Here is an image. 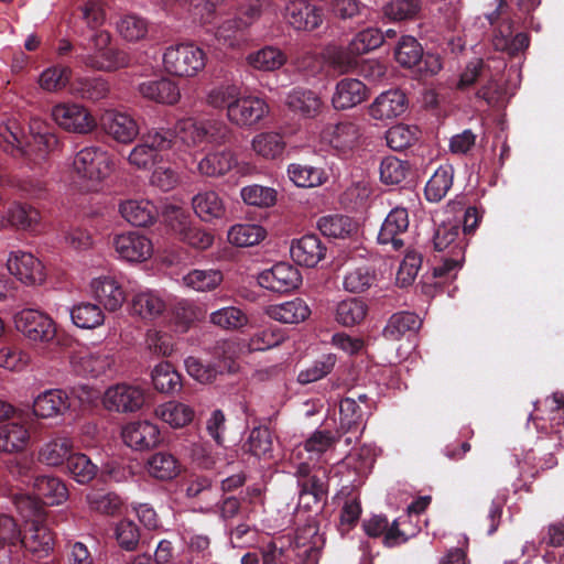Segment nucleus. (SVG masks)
Listing matches in <instances>:
<instances>
[{
    "instance_id": "864d4df0",
    "label": "nucleus",
    "mask_w": 564,
    "mask_h": 564,
    "mask_svg": "<svg viewBox=\"0 0 564 564\" xmlns=\"http://www.w3.org/2000/svg\"><path fill=\"white\" fill-rule=\"evenodd\" d=\"M152 383L155 390L162 393L178 391L182 387L181 375L169 361L156 365L151 373Z\"/></svg>"
},
{
    "instance_id": "c9c22d12",
    "label": "nucleus",
    "mask_w": 564,
    "mask_h": 564,
    "mask_svg": "<svg viewBox=\"0 0 564 564\" xmlns=\"http://www.w3.org/2000/svg\"><path fill=\"white\" fill-rule=\"evenodd\" d=\"M454 166L449 163L441 164L429 178L424 195L430 203L441 202L449 192L454 183Z\"/></svg>"
},
{
    "instance_id": "338daca9",
    "label": "nucleus",
    "mask_w": 564,
    "mask_h": 564,
    "mask_svg": "<svg viewBox=\"0 0 564 564\" xmlns=\"http://www.w3.org/2000/svg\"><path fill=\"white\" fill-rule=\"evenodd\" d=\"M410 164L395 156H386L380 163V180L387 185L402 183L410 173Z\"/></svg>"
},
{
    "instance_id": "680f3d73",
    "label": "nucleus",
    "mask_w": 564,
    "mask_h": 564,
    "mask_svg": "<svg viewBox=\"0 0 564 564\" xmlns=\"http://www.w3.org/2000/svg\"><path fill=\"white\" fill-rule=\"evenodd\" d=\"M241 94L240 88L235 84H220L213 87L206 96V104L214 109H227L234 107L238 96Z\"/></svg>"
},
{
    "instance_id": "8fccbe9b",
    "label": "nucleus",
    "mask_w": 564,
    "mask_h": 564,
    "mask_svg": "<svg viewBox=\"0 0 564 564\" xmlns=\"http://www.w3.org/2000/svg\"><path fill=\"white\" fill-rule=\"evenodd\" d=\"M253 151L267 160L280 158L285 150V141L278 132H261L252 140Z\"/></svg>"
},
{
    "instance_id": "603ef678",
    "label": "nucleus",
    "mask_w": 564,
    "mask_h": 564,
    "mask_svg": "<svg viewBox=\"0 0 564 564\" xmlns=\"http://www.w3.org/2000/svg\"><path fill=\"white\" fill-rule=\"evenodd\" d=\"M319 231L332 238H346L356 229L352 219L345 215L333 214L323 216L317 221Z\"/></svg>"
},
{
    "instance_id": "c756f323",
    "label": "nucleus",
    "mask_w": 564,
    "mask_h": 564,
    "mask_svg": "<svg viewBox=\"0 0 564 564\" xmlns=\"http://www.w3.org/2000/svg\"><path fill=\"white\" fill-rule=\"evenodd\" d=\"M295 475L300 492L311 494L317 498H327L328 477L325 469H313L307 463H301Z\"/></svg>"
},
{
    "instance_id": "58836bf2",
    "label": "nucleus",
    "mask_w": 564,
    "mask_h": 564,
    "mask_svg": "<svg viewBox=\"0 0 564 564\" xmlns=\"http://www.w3.org/2000/svg\"><path fill=\"white\" fill-rule=\"evenodd\" d=\"M234 360L230 357H225L218 364H203L196 357H187L185 359V367L187 373L202 383L213 382L217 375L223 373L225 370L234 371Z\"/></svg>"
},
{
    "instance_id": "20e7f679",
    "label": "nucleus",
    "mask_w": 564,
    "mask_h": 564,
    "mask_svg": "<svg viewBox=\"0 0 564 564\" xmlns=\"http://www.w3.org/2000/svg\"><path fill=\"white\" fill-rule=\"evenodd\" d=\"M165 70L178 77L196 76L206 65V54L194 43L170 46L163 55Z\"/></svg>"
},
{
    "instance_id": "39448f33",
    "label": "nucleus",
    "mask_w": 564,
    "mask_h": 564,
    "mask_svg": "<svg viewBox=\"0 0 564 564\" xmlns=\"http://www.w3.org/2000/svg\"><path fill=\"white\" fill-rule=\"evenodd\" d=\"M177 129L185 134L182 137V141L188 145L203 142L221 145L232 139L230 127L218 119H207L198 122L186 119L177 122Z\"/></svg>"
},
{
    "instance_id": "2eb2a0df",
    "label": "nucleus",
    "mask_w": 564,
    "mask_h": 564,
    "mask_svg": "<svg viewBox=\"0 0 564 564\" xmlns=\"http://www.w3.org/2000/svg\"><path fill=\"white\" fill-rule=\"evenodd\" d=\"M32 482L34 497L29 496L45 514L44 506H58L66 501L68 489L57 477L50 475H37Z\"/></svg>"
},
{
    "instance_id": "3c124183",
    "label": "nucleus",
    "mask_w": 564,
    "mask_h": 564,
    "mask_svg": "<svg viewBox=\"0 0 564 564\" xmlns=\"http://www.w3.org/2000/svg\"><path fill=\"white\" fill-rule=\"evenodd\" d=\"M209 322L225 330H239L249 323V318L241 308L225 306L212 312Z\"/></svg>"
},
{
    "instance_id": "2f4dec72",
    "label": "nucleus",
    "mask_w": 564,
    "mask_h": 564,
    "mask_svg": "<svg viewBox=\"0 0 564 564\" xmlns=\"http://www.w3.org/2000/svg\"><path fill=\"white\" fill-rule=\"evenodd\" d=\"M119 212L128 223L137 227L152 225L159 215L155 205L148 199H128L120 204Z\"/></svg>"
},
{
    "instance_id": "4be33fe9",
    "label": "nucleus",
    "mask_w": 564,
    "mask_h": 564,
    "mask_svg": "<svg viewBox=\"0 0 564 564\" xmlns=\"http://www.w3.org/2000/svg\"><path fill=\"white\" fill-rule=\"evenodd\" d=\"M290 253L297 264L314 268L325 258L326 247L318 236L308 234L292 241Z\"/></svg>"
},
{
    "instance_id": "4468645a",
    "label": "nucleus",
    "mask_w": 564,
    "mask_h": 564,
    "mask_svg": "<svg viewBox=\"0 0 564 564\" xmlns=\"http://www.w3.org/2000/svg\"><path fill=\"white\" fill-rule=\"evenodd\" d=\"M144 401L142 389L126 383L110 387L104 397V405L107 410L121 413L138 411Z\"/></svg>"
},
{
    "instance_id": "7c9ffc66",
    "label": "nucleus",
    "mask_w": 564,
    "mask_h": 564,
    "mask_svg": "<svg viewBox=\"0 0 564 564\" xmlns=\"http://www.w3.org/2000/svg\"><path fill=\"white\" fill-rule=\"evenodd\" d=\"M95 299L108 311H116L126 301V293L112 276H100L91 281Z\"/></svg>"
},
{
    "instance_id": "c03bdc74",
    "label": "nucleus",
    "mask_w": 564,
    "mask_h": 564,
    "mask_svg": "<svg viewBox=\"0 0 564 564\" xmlns=\"http://www.w3.org/2000/svg\"><path fill=\"white\" fill-rule=\"evenodd\" d=\"M149 474L159 480H171L181 473L178 459L169 452L153 454L147 463Z\"/></svg>"
},
{
    "instance_id": "9d476101",
    "label": "nucleus",
    "mask_w": 564,
    "mask_h": 564,
    "mask_svg": "<svg viewBox=\"0 0 564 564\" xmlns=\"http://www.w3.org/2000/svg\"><path fill=\"white\" fill-rule=\"evenodd\" d=\"M53 120L64 130L75 133H88L96 127L95 118L77 104H58L52 109Z\"/></svg>"
},
{
    "instance_id": "bf43d9fd",
    "label": "nucleus",
    "mask_w": 564,
    "mask_h": 564,
    "mask_svg": "<svg viewBox=\"0 0 564 564\" xmlns=\"http://www.w3.org/2000/svg\"><path fill=\"white\" fill-rule=\"evenodd\" d=\"M286 338L285 332L276 326L270 325L257 330L249 339V350L264 351L281 345Z\"/></svg>"
},
{
    "instance_id": "4c0bfd02",
    "label": "nucleus",
    "mask_w": 564,
    "mask_h": 564,
    "mask_svg": "<svg viewBox=\"0 0 564 564\" xmlns=\"http://www.w3.org/2000/svg\"><path fill=\"white\" fill-rule=\"evenodd\" d=\"M268 315L284 324H299L311 315V310L303 299L295 297L291 301L271 305L267 311Z\"/></svg>"
},
{
    "instance_id": "393cba45",
    "label": "nucleus",
    "mask_w": 564,
    "mask_h": 564,
    "mask_svg": "<svg viewBox=\"0 0 564 564\" xmlns=\"http://www.w3.org/2000/svg\"><path fill=\"white\" fill-rule=\"evenodd\" d=\"M138 91L143 98L167 106H173L181 99L178 85L167 77L142 82Z\"/></svg>"
},
{
    "instance_id": "c85d7f7f",
    "label": "nucleus",
    "mask_w": 564,
    "mask_h": 564,
    "mask_svg": "<svg viewBox=\"0 0 564 564\" xmlns=\"http://www.w3.org/2000/svg\"><path fill=\"white\" fill-rule=\"evenodd\" d=\"M285 105L294 113L304 118L317 117L324 107L319 95L304 87H294L286 95Z\"/></svg>"
},
{
    "instance_id": "a878e982",
    "label": "nucleus",
    "mask_w": 564,
    "mask_h": 564,
    "mask_svg": "<svg viewBox=\"0 0 564 564\" xmlns=\"http://www.w3.org/2000/svg\"><path fill=\"white\" fill-rule=\"evenodd\" d=\"M467 242L462 235L459 224H443L438 226L433 236V247L437 252L455 254L456 259L465 258Z\"/></svg>"
},
{
    "instance_id": "5fc2aeb1",
    "label": "nucleus",
    "mask_w": 564,
    "mask_h": 564,
    "mask_svg": "<svg viewBox=\"0 0 564 564\" xmlns=\"http://www.w3.org/2000/svg\"><path fill=\"white\" fill-rule=\"evenodd\" d=\"M178 132L181 131L177 128L176 130L170 128H153L147 133H143L141 138L159 156L160 152L173 150L177 147L180 139L182 140Z\"/></svg>"
},
{
    "instance_id": "052dcab7",
    "label": "nucleus",
    "mask_w": 564,
    "mask_h": 564,
    "mask_svg": "<svg viewBox=\"0 0 564 564\" xmlns=\"http://www.w3.org/2000/svg\"><path fill=\"white\" fill-rule=\"evenodd\" d=\"M336 362L337 356L335 354H324L306 369L300 371L297 381L302 384L318 381L333 371Z\"/></svg>"
},
{
    "instance_id": "79ce46f5",
    "label": "nucleus",
    "mask_w": 564,
    "mask_h": 564,
    "mask_svg": "<svg viewBox=\"0 0 564 564\" xmlns=\"http://www.w3.org/2000/svg\"><path fill=\"white\" fill-rule=\"evenodd\" d=\"M155 415L173 429L189 424L195 415L194 410L182 402L169 401L155 408Z\"/></svg>"
},
{
    "instance_id": "423d86ee",
    "label": "nucleus",
    "mask_w": 564,
    "mask_h": 564,
    "mask_svg": "<svg viewBox=\"0 0 564 564\" xmlns=\"http://www.w3.org/2000/svg\"><path fill=\"white\" fill-rule=\"evenodd\" d=\"M72 167L78 177L99 182L110 174L112 162L104 148L89 145L75 154Z\"/></svg>"
},
{
    "instance_id": "37998d69",
    "label": "nucleus",
    "mask_w": 564,
    "mask_h": 564,
    "mask_svg": "<svg viewBox=\"0 0 564 564\" xmlns=\"http://www.w3.org/2000/svg\"><path fill=\"white\" fill-rule=\"evenodd\" d=\"M164 311V301L151 291L135 294L131 302V313L145 321L155 319L161 316Z\"/></svg>"
},
{
    "instance_id": "1a4fd4ad",
    "label": "nucleus",
    "mask_w": 564,
    "mask_h": 564,
    "mask_svg": "<svg viewBox=\"0 0 564 564\" xmlns=\"http://www.w3.org/2000/svg\"><path fill=\"white\" fill-rule=\"evenodd\" d=\"M169 226L177 238L188 246L205 250L213 245L214 236L197 226H192L188 216L178 207H173L167 214Z\"/></svg>"
},
{
    "instance_id": "5701e85b",
    "label": "nucleus",
    "mask_w": 564,
    "mask_h": 564,
    "mask_svg": "<svg viewBox=\"0 0 564 564\" xmlns=\"http://www.w3.org/2000/svg\"><path fill=\"white\" fill-rule=\"evenodd\" d=\"M234 167H237L240 173H245V169H250L248 164L240 166L235 153L230 150L209 152L197 165L198 172L207 177L224 176Z\"/></svg>"
},
{
    "instance_id": "aec40b11",
    "label": "nucleus",
    "mask_w": 564,
    "mask_h": 564,
    "mask_svg": "<svg viewBox=\"0 0 564 564\" xmlns=\"http://www.w3.org/2000/svg\"><path fill=\"white\" fill-rule=\"evenodd\" d=\"M100 128L120 143H130L139 134V127L131 116L113 110L106 111L101 116Z\"/></svg>"
},
{
    "instance_id": "f8f14e48",
    "label": "nucleus",
    "mask_w": 564,
    "mask_h": 564,
    "mask_svg": "<svg viewBox=\"0 0 564 564\" xmlns=\"http://www.w3.org/2000/svg\"><path fill=\"white\" fill-rule=\"evenodd\" d=\"M112 246L119 258L128 262H142L153 252L151 240L139 231H129L117 235Z\"/></svg>"
},
{
    "instance_id": "49530a36",
    "label": "nucleus",
    "mask_w": 564,
    "mask_h": 564,
    "mask_svg": "<svg viewBox=\"0 0 564 564\" xmlns=\"http://www.w3.org/2000/svg\"><path fill=\"white\" fill-rule=\"evenodd\" d=\"M30 438L28 429L19 423L0 425V451L14 453L22 451Z\"/></svg>"
},
{
    "instance_id": "774afa93",
    "label": "nucleus",
    "mask_w": 564,
    "mask_h": 564,
    "mask_svg": "<svg viewBox=\"0 0 564 564\" xmlns=\"http://www.w3.org/2000/svg\"><path fill=\"white\" fill-rule=\"evenodd\" d=\"M366 314L367 305L358 299H350L338 303L335 317L344 326H354L364 321Z\"/></svg>"
},
{
    "instance_id": "a211bd4d",
    "label": "nucleus",
    "mask_w": 564,
    "mask_h": 564,
    "mask_svg": "<svg viewBox=\"0 0 564 564\" xmlns=\"http://www.w3.org/2000/svg\"><path fill=\"white\" fill-rule=\"evenodd\" d=\"M284 15L288 23L297 31H314L324 19L323 9L306 0L291 1L285 7Z\"/></svg>"
},
{
    "instance_id": "6e6d98bb",
    "label": "nucleus",
    "mask_w": 564,
    "mask_h": 564,
    "mask_svg": "<svg viewBox=\"0 0 564 564\" xmlns=\"http://www.w3.org/2000/svg\"><path fill=\"white\" fill-rule=\"evenodd\" d=\"M272 433L267 426H254L242 445V449L256 457H265L272 452Z\"/></svg>"
},
{
    "instance_id": "6e6552de",
    "label": "nucleus",
    "mask_w": 564,
    "mask_h": 564,
    "mask_svg": "<svg viewBox=\"0 0 564 564\" xmlns=\"http://www.w3.org/2000/svg\"><path fill=\"white\" fill-rule=\"evenodd\" d=\"M14 324L17 330L25 338L34 343H48L56 335L54 321L43 312L26 308L15 314Z\"/></svg>"
},
{
    "instance_id": "dca6fc26",
    "label": "nucleus",
    "mask_w": 564,
    "mask_h": 564,
    "mask_svg": "<svg viewBox=\"0 0 564 564\" xmlns=\"http://www.w3.org/2000/svg\"><path fill=\"white\" fill-rule=\"evenodd\" d=\"M323 137L333 149L346 154L359 147L362 129L357 122L345 120L327 126Z\"/></svg>"
},
{
    "instance_id": "bb28decb",
    "label": "nucleus",
    "mask_w": 564,
    "mask_h": 564,
    "mask_svg": "<svg viewBox=\"0 0 564 564\" xmlns=\"http://www.w3.org/2000/svg\"><path fill=\"white\" fill-rule=\"evenodd\" d=\"M368 97L366 85L356 78H344L336 84L332 105L337 110L350 109Z\"/></svg>"
},
{
    "instance_id": "cd10ccee",
    "label": "nucleus",
    "mask_w": 564,
    "mask_h": 564,
    "mask_svg": "<svg viewBox=\"0 0 564 564\" xmlns=\"http://www.w3.org/2000/svg\"><path fill=\"white\" fill-rule=\"evenodd\" d=\"M69 408V397L62 389L46 390L40 393L33 402V413L42 419L63 415Z\"/></svg>"
},
{
    "instance_id": "b1692460",
    "label": "nucleus",
    "mask_w": 564,
    "mask_h": 564,
    "mask_svg": "<svg viewBox=\"0 0 564 564\" xmlns=\"http://www.w3.org/2000/svg\"><path fill=\"white\" fill-rule=\"evenodd\" d=\"M408 109V98L400 89L380 94L370 105L369 113L376 120L394 119Z\"/></svg>"
},
{
    "instance_id": "0eeeda50",
    "label": "nucleus",
    "mask_w": 564,
    "mask_h": 564,
    "mask_svg": "<svg viewBox=\"0 0 564 564\" xmlns=\"http://www.w3.org/2000/svg\"><path fill=\"white\" fill-rule=\"evenodd\" d=\"M96 51L85 57V65L97 70L113 72L128 67L131 63L129 54L122 50L109 46L110 34L100 31L94 35Z\"/></svg>"
},
{
    "instance_id": "a19ab883",
    "label": "nucleus",
    "mask_w": 564,
    "mask_h": 564,
    "mask_svg": "<svg viewBox=\"0 0 564 564\" xmlns=\"http://www.w3.org/2000/svg\"><path fill=\"white\" fill-rule=\"evenodd\" d=\"M364 412L355 398H344L339 403V433H361L364 430ZM357 438V435H355Z\"/></svg>"
},
{
    "instance_id": "09e8293b",
    "label": "nucleus",
    "mask_w": 564,
    "mask_h": 564,
    "mask_svg": "<svg viewBox=\"0 0 564 564\" xmlns=\"http://www.w3.org/2000/svg\"><path fill=\"white\" fill-rule=\"evenodd\" d=\"M247 62L256 69L271 72L286 63V55L278 47L264 46L247 56Z\"/></svg>"
},
{
    "instance_id": "4d7b16f0",
    "label": "nucleus",
    "mask_w": 564,
    "mask_h": 564,
    "mask_svg": "<svg viewBox=\"0 0 564 564\" xmlns=\"http://www.w3.org/2000/svg\"><path fill=\"white\" fill-rule=\"evenodd\" d=\"M265 230L256 224H237L228 231V241L237 247H251L265 237Z\"/></svg>"
},
{
    "instance_id": "9b49d317",
    "label": "nucleus",
    "mask_w": 564,
    "mask_h": 564,
    "mask_svg": "<svg viewBox=\"0 0 564 564\" xmlns=\"http://www.w3.org/2000/svg\"><path fill=\"white\" fill-rule=\"evenodd\" d=\"M302 282L300 271L292 264L279 262L262 271L258 276L260 286L276 293H288L295 290Z\"/></svg>"
},
{
    "instance_id": "473e14b6",
    "label": "nucleus",
    "mask_w": 564,
    "mask_h": 564,
    "mask_svg": "<svg viewBox=\"0 0 564 564\" xmlns=\"http://www.w3.org/2000/svg\"><path fill=\"white\" fill-rule=\"evenodd\" d=\"M74 452L72 438L57 435L44 443L39 451V460L47 466L57 467L67 464Z\"/></svg>"
},
{
    "instance_id": "69168bd1",
    "label": "nucleus",
    "mask_w": 564,
    "mask_h": 564,
    "mask_svg": "<svg viewBox=\"0 0 564 564\" xmlns=\"http://www.w3.org/2000/svg\"><path fill=\"white\" fill-rule=\"evenodd\" d=\"M67 470L70 476L78 484H88L96 475L98 467L90 460V458L83 453H74L69 456L66 464Z\"/></svg>"
},
{
    "instance_id": "f3484780",
    "label": "nucleus",
    "mask_w": 564,
    "mask_h": 564,
    "mask_svg": "<svg viewBox=\"0 0 564 564\" xmlns=\"http://www.w3.org/2000/svg\"><path fill=\"white\" fill-rule=\"evenodd\" d=\"M268 112L269 106L262 98L239 95L237 102L229 108L228 119L236 126L251 127L262 120Z\"/></svg>"
},
{
    "instance_id": "de8ad7c7",
    "label": "nucleus",
    "mask_w": 564,
    "mask_h": 564,
    "mask_svg": "<svg viewBox=\"0 0 564 564\" xmlns=\"http://www.w3.org/2000/svg\"><path fill=\"white\" fill-rule=\"evenodd\" d=\"M422 9L423 0H390L382 12L390 21L402 22L417 19Z\"/></svg>"
},
{
    "instance_id": "72a5a7b5",
    "label": "nucleus",
    "mask_w": 564,
    "mask_h": 564,
    "mask_svg": "<svg viewBox=\"0 0 564 564\" xmlns=\"http://www.w3.org/2000/svg\"><path fill=\"white\" fill-rule=\"evenodd\" d=\"M422 319L413 312H398L391 315L382 330L388 340H400L405 335H414L422 326Z\"/></svg>"
},
{
    "instance_id": "ea45409f",
    "label": "nucleus",
    "mask_w": 564,
    "mask_h": 564,
    "mask_svg": "<svg viewBox=\"0 0 564 564\" xmlns=\"http://www.w3.org/2000/svg\"><path fill=\"white\" fill-rule=\"evenodd\" d=\"M288 175L294 185L304 188L321 186L328 178L324 169L301 162L289 164Z\"/></svg>"
},
{
    "instance_id": "f03ea898",
    "label": "nucleus",
    "mask_w": 564,
    "mask_h": 564,
    "mask_svg": "<svg viewBox=\"0 0 564 564\" xmlns=\"http://www.w3.org/2000/svg\"><path fill=\"white\" fill-rule=\"evenodd\" d=\"M15 506L25 524L20 535V543L34 560H42L53 551L54 534L43 523L46 514H42L41 508L30 498L21 497Z\"/></svg>"
},
{
    "instance_id": "7ed1b4c3",
    "label": "nucleus",
    "mask_w": 564,
    "mask_h": 564,
    "mask_svg": "<svg viewBox=\"0 0 564 564\" xmlns=\"http://www.w3.org/2000/svg\"><path fill=\"white\" fill-rule=\"evenodd\" d=\"M395 62L403 68L413 70L422 78L436 75L443 67L441 57L425 53L421 43L411 35H403L394 47Z\"/></svg>"
},
{
    "instance_id": "13d9d810",
    "label": "nucleus",
    "mask_w": 564,
    "mask_h": 564,
    "mask_svg": "<svg viewBox=\"0 0 564 564\" xmlns=\"http://www.w3.org/2000/svg\"><path fill=\"white\" fill-rule=\"evenodd\" d=\"M40 219V212L29 204L17 203L8 213L9 224L24 230L35 231Z\"/></svg>"
},
{
    "instance_id": "e433bc0d",
    "label": "nucleus",
    "mask_w": 564,
    "mask_h": 564,
    "mask_svg": "<svg viewBox=\"0 0 564 564\" xmlns=\"http://www.w3.org/2000/svg\"><path fill=\"white\" fill-rule=\"evenodd\" d=\"M70 91L78 98L95 102L109 95L110 85L101 76L77 77L70 82Z\"/></svg>"
},
{
    "instance_id": "6ab92c4d",
    "label": "nucleus",
    "mask_w": 564,
    "mask_h": 564,
    "mask_svg": "<svg viewBox=\"0 0 564 564\" xmlns=\"http://www.w3.org/2000/svg\"><path fill=\"white\" fill-rule=\"evenodd\" d=\"M409 228V213L404 207L393 208L384 218L378 234L379 245H390L393 251L403 248L404 241L401 236Z\"/></svg>"
},
{
    "instance_id": "f257e3e1",
    "label": "nucleus",
    "mask_w": 564,
    "mask_h": 564,
    "mask_svg": "<svg viewBox=\"0 0 564 564\" xmlns=\"http://www.w3.org/2000/svg\"><path fill=\"white\" fill-rule=\"evenodd\" d=\"M15 124L0 126V147L14 158H21L29 165H40L48 154L59 147V140L45 122L34 120L30 126L31 135L23 142Z\"/></svg>"
},
{
    "instance_id": "ddd939ff",
    "label": "nucleus",
    "mask_w": 564,
    "mask_h": 564,
    "mask_svg": "<svg viewBox=\"0 0 564 564\" xmlns=\"http://www.w3.org/2000/svg\"><path fill=\"white\" fill-rule=\"evenodd\" d=\"M124 444L135 451H149L161 442L159 427L147 420L131 421L121 431Z\"/></svg>"
},
{
    "instance_id": "f704fd0d",
    "label": "nucleus",
    "mask_w": 564,
    "mask_h": 564,
    "mask_svg": "<svg viewBox=\"0 0 564 564\" xmlns=\"http://www.w3.org/2000/svg\"><path fill=\"white\" fill-rule=\"evenodd\" d=\"M192 206L195 214L203 221L221 219L226 214V206L223 198L215 191H205L192 198Z\"/></svg>"
},
{
    "instance_id": "412c9836",
    "label": "nucleus",
    "mask_w": 564,
    "mask_h": 564,
    "mask_svg": "<svg viewBox=\"0 0 564 564\" xmlns=\"http://www.w3.org/2000/svg\"><path fill=\"white\" fill-rule=\"evenodd\" d=\"M7 267L9 272L24 284L33 285L44 280L43 265L32 253L12 252Z\"/></svg>"
},
{
    "instance_id": "0e129e2a",
    "label": "nucleus",
    "mask_w": 564,
    "mask_h": 564,
    "mask_svg": "<svg viewBox=\"0 0 564 564\" xmlns=\"http://www.w3.org/2000/svg\"><path fill=\"white\" fill-rule=\"evenodd\" d=\"M420 138V130L414 126L397 124L387 131L386 140L390 149L403 151L412 147Z\"/></svg>"
},
{
    "instance_id": "a18cd8bd",
    "label": "nucleus",
    "mask_w": 564,
    "mask_h": 564,
    "mask_svg": "<svg viewBox=\"0 0 564 564\" xmlns=\"http://www.w3.org/2000/svg\"><path fill=\"white\" fill-rule=\"evenodd\" d=\"M70 318L79 328L93 329L104 324L105 314L100 306L89 302H82L66 310Z\"/></svg>"
},
{
    "instance_id": "e2e57ef3",
    "label": "nucleus",
    "mask_w": 564,
    "mask_h": 564,
    "mask_svg": "<svg viewBox=\"0 0 564 564\" xmlns=\"http://www.w3.org/2000/svg\"><path fill=\"white\" fill-rule=\"evenodd\" d=\"M384 42V35L378 28H367L359 31L350 41L349 50L356 55H364L379 48Z\"/></svg>"
}]
</instances>
